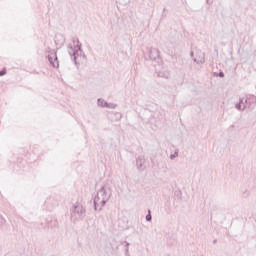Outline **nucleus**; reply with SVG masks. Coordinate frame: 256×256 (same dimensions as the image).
<instances>
[{
    "mask_svg": "<svg viewBox=\"0 0 256 256\" xmlns=\"http://www.w3.org/2000/svg\"><path fill=\"white\" fill-rule=\"evenodd\" d=\"M218 77H225V73L219 72V73H218Z\"/></svg>",
    "mask_w": 256,
    "mask_h": 256,
    "instance_id": "nucleus-17",
    "label": "nucleus"
},
{
    "mask_svg": "<svg viewBox=\"0 0 256 256\" xmlns=\"http://www.w3.org/2000/svg\"><path fill=\"white\" fill-rule=\"evenodd\" d=\"M123 243H125V247H126V248H129V245H130L129 242L123 241V242H121V245H123Z\"/></svg>",
    "mask_w": 256,
    "mask_h": 256,
    "instance_id": "nucleus-16",
    "label": "nucleus"
},
{
    "mask_svg": "<svg viewBox=\"0 0 256 256\" xmlns=\"http://www.w3.org/2000/svg\"><path fill=\"white\" fill-rule=\"evenodd\" d=\"M115 115L118 117L119 120L123 117V114H121L120 112H115Z\"/></svg>",
    "mask_w": 256,
    "mask_h": 256,
    "instance_id": "nucleus-15",
    "label": "nucleus"
},
{
    "mask_svg": "<svg viewBox=\"0 0 256 256\" xmlns=\"http://www.w3.org/2000/svg\"><path fill=\"white\" fill-rule=\"evenodd\" d=\"M153 217L151 216V211L146 215V221H152Z\"/></svg>",
    "mask_w": 256,
    "mask_h": 256,
    "instance_id": "nucleus-13",
    "label": "nucleus"
},
{
    "mask_svg": "<svg viewBox=\"0 0 256 256\" xmlns=\"http://www.w3.org/2000/svg\"><path fill=\"white\" fill-rule=\"evenodd\" d=\"M7 73V70L4 68L3 70L0 71V77H3Z\"/></svg>",
    "mask_w": 256,
    "mask_h": 256,
    "instance_id": "nucleus-14",
    "label": "nucleus"
},
{
    "mask_svg": "<svg viewBox=\"0 0 256 256\" xmlns=\"http://www.w3.org/2000/svg\"><path fill=\"white\" fill-rule=\"evenodd\" d=\"M194 63H197V65H203L205 63V53L202 51L196 52V58H193Z\"/></svg>",
    "mask_w": 256,
    "mask_h": 256,
    "instance_id": "nucleus-6",
    "label": "nucleus"
},
{
    "mask_svg": "<svg viewBox=\"0 0 256 256\" xmlns=\"http://www.w3.org/2000/svg\"><path fill=\"white\" fill-rule=\"evenodd\" d=\"M136 167L139 171H145V156L140 155L137 157Z\"/></svg>",
    "mask_w": 256,
    "mask_h": 256,
    "instance_id": "nucleus-7",
    "label": "nucleus"
},
{
    "mask_svg": "<svg viewBox=\"0 0 256 256\" xmlns=\"http://www.w3.org/2000/svg\"><path fill=\"white\" fill-rule=\"evenodd\" d=\"M48 55V60L52 64L53 67H59V59L57 58V51L50 50Z\"/></svg>",
    "mask_w": 256,
    "mask_h": 256,
    "instance_id": "nucleus-4",
    "label": "nucleus"
},
{
    "mask_svg": "<svg viewBox=\"0 0 256 256\" xmlns=\"http://www.w3.org/2000/svg\"><path fill=\"white\" fill-rule=\"evenodd\" d=\"M149 57L151 61H157L161 57L159 49L151 48L149 51Z\"/></svg>",
    "mask_w": 256,
    "mask_h": 256,
    "instance_id": "nucleus-8",
    "label": "nucleus"
},
{
    "mask_svg": "<svg viewBox=\"0 0 256 256\" xmlns=\"http://www.w3.org/2000/svg\"><path fill=\"white\" fill-rule=\"evenodd\" d=\"M193 55H194L193 52H191V53H190V57H193Z\"/></svg>",
    "mask_w": 256,
    "mask_h": 256,
    "instance_id": "nucleus-19",
    "label": "nucleus"
},
{
    "mask_svg": "<svg viewBox=\"0 0 256 256\" xmlns=\"http://www.w3.org/2000/svg\"><path fill=\"white\" fill-rule=\"evenodd\" d=\"M179 157V151H175L173 154L170 155V159L173 160L175 158Z\"/></svg>",
    "mask_w": 256,
    "mask_h": 256,
    "instance_id": "nucleus-12",
    "label": "nucleus"
},
{
    "mask_svg": "<svg viewBox=\"0 0 256 256\" xmlns=\"http://www.w3.org/2000/svg\"><path fill=\"white\" fill-rule=\"evenodd\" d=\"M83 58L85 59V55H83Z\"/></svg>",
    "mask_w": 256,
    "mask_h": 256,
    "instance_id": "nucleus-20",
    "label": "nucleus"
},
{
    "mask_svg": "<svg viewBox=\"0 0 256 256\" xmlns=\"http://www.w3.org/2000/svg\"><path fill=\"white\" fill-rule=\"evenodd\" d=\"M72 42L73 43L77 42V44H76L77 50L73 49V46H69L68 53H69L71 59H73L75 65H79L77 60L79 59V57H81V54L83 53V50L81 49V42H79V39H77V38H73Z\"/></svg>",
    "mask_w": 256,
    "mask_h": 256,
    "instance_id": "nucleus-3",
    "label": "nucleus"
},
{
    "mask_svg": "<svg viewBox=\"0 0 256 256\" xmlns=\"http://www.w3.org/2000/svg\"><path fill=\"white\" fill-rule=\"evenodd\" d=\"M158 77H162L163 79H169V72L160 71L158 72Z\"/></svg>",
    "mask_w": 256,
    "mask_h": 256,
    "instance_id": "nucleus-9",
    "label": "nucleus"
},
{
    "mask_svg": "<svg viewBox=\"0 0 256 256\" xmlns=\"http://www.w3.org/2000/svg\"><path fill=\"white\" fill-rule=\"evenodd\" d=\"M87 216V210L83 207V204L76 202L73 204L71 209V219L73 223H77V221H83Z\"/></svg>",
    "mask_w": 256,
    "mask_h": 256,
    "instance_id": "nucleus-2",
    "label": "nucleus"
},
{
    "mask_svg": "<svg viewBox=\"0 0 256 256\" xmlns=\"http://www.w3.org/2000/svg\"><path fill=\"white\" fill-rule=\"evenodd\" d=\"M104 107L108 109H117V104L104 102Z\"/></svg>",
    "mask_w": 256,
    "mask_h": 256,
    "instance_id": "nucleus-10",
    "label": "nucleus"
},
{
    "mask_svg": "<svg viewBox=\"0 0 256 256\" xmlns=\"http://www.w3.org/2000/svg\"><path fill=\"white\" fill-rule=\"evenodd\" d=\"M125 253H126V255L129 253V248L125 249Z\"/></svg>",
    "mask_w": 256,
    "mask_h": 256,
    "instance_id": "nucleus-18",
    "label": "nucleus"
},
{
    "mask_svg": "<svg viewBox=\"0 0 256 256\" xmlns=\"http://www.w3.org/2000/svg\"><path fill=\"white\" fill-rule=\"evenodd\" d=\"M113 190L111 186L104 185L101 189L97 192V195L94 197V209L95 211H101L103 207L107 204V201L111 199V195Z\"/></svg>",
    "mask_w": 256,
    "mask_h": 256,
    "instance_id": "nucleus-1",
    "label": "nucleus"
},
{
    "mask_svg": "<svg viewBox=\"0 0 256 256\" xmlns=\"http://www.w3.org/2000/svg\"><path fill=\"white\" fill-rule=\"evenodd\" d=\"M105 103H106L105 100H103L101 98L98 99V106L99 107H105Z\"/></svg>",
    "mask_w": 256,
    "mask_h": 256,
    "instance_id": "nucleus-11",
    "label": "nucleus"
},
{
    "mask_svg": "<svg viewBox=\"0 0 256 256\" xmlns=\"http://www.w3.org/2000/svg\"><path fill=\"white\" fill-rule=\"evenodd\" d=\"M249 104V100L248 99H245V98H240V101L239 103H237L235 105V108L238 110V111H245V109H247V105Z\"/></svg>",
    "mask_w": 256,
    "mask_h": 256,
    "instance_id": "nucleus-5",
    "label": "nucleus"
}]
</instances>
